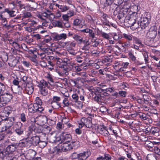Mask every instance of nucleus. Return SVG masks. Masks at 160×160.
Wrapping results in <instances>:
<instances>
[{"label":"nucleus","instance_id":"f257e3e1","mask_svg":"<svg viewBox=\"0 0 160 160\" xmlns=\"http://www.w3.org/2000/svg\"><path fill=\"white\" fill-rule=\"evenodd\" d=\"M90 155L91 152L89 151L84 152L80 153L73 152L71 154L70 157L72 159L78 158V160H85Z\"/></svg>","mask_w":160,"mask_h":160},{"label":"nucleus","instance_id":"f03ea898","mask_svg":"<svg viewBox=\"0 0 160 160\" xmlns=\"http://www.w3.org/2000/svg\"><path fill=\"white\" fill-rule=\"evenodd\" d=\"M151 18L150 13H148L143 18H141L140 25L142 29H145L148 26L151 20Z\"/></svg>","mask_w":160,"mask_h":160},{"label":"nucleus","instance_id":"7ed1b4c3","mask_svg":"<svg viewBox=\"0 0 160 160\" xmlns=\"http://www.w3.org/2000/svg\"><path fill=\"white\" fill-rule=\"evenodd\" d=\"M61 100V98L57 96H53L52 99L51 104L52 107L55 109L61 107L60 103L59 102Z\"/></svg>","mask_w":160,"mask_h":160},{"label":"nucleus","instance_id":"20e7f679","mask_svg":"<svg viewBox=\"0 0 160 160\" xmlns=\"http://www.w3.org/2000/svg\"><path fill=\"white\" fill-rule=\"evenodd\" d=\"M21 88L24 92L29 95L32 94L33 91V87L32 83L29 84L28 83L26 85L24 84Z\"/></svg>","mask_w":160,"mask_h":160},{"label":"nucleus","instance_id":"39448f33","mask_svg":"<svg viewBox=\"0 0 160 160\" xmlns=\"http://www.w3.org/2000/svg\"><path fill=\"white\" fill-rule=\"evenodd\" d=\"M52 37L54 41H58L60 40H65L67 38V35L65 33L58 34L57 33H55L53 34Z\"/></svg>","mask_w":160,"mask_h":160},{"label":"nucleus","instance_id":"423d86ee","mask_svg":"<svg viewBox=\"0 0 160 160\" xmlns=\"http://www.w3.org/2000/svg\"><path fill=\"white\" fill-rule=\"evenodd\" d=\"M72 138L70 134H67L63 132L60 136V139L62 143H69Z\"/></svg>","mask_w":160,"mask_h":160},{"label":"nucleus","instance_id":"0eeeda50","mask_svg":"<svg viewBox=\"0 0 160 160\" xmlns=\"http://www.w3.org/2000/svg\"><path fill=\"white\" fill-rule=\"evenodd\" d=\"M16 149V146L14 145H11L8 146L6 148L5 153L6 156L7 158L8 157H10L12 154L11 153L14 152Z\"/></svg>","mask_w":160,"mask_h":160},{"label":"nucleus","instance_id":"6e6552de","mask_svg":"<svg viewBox=\"0 0 160 160\" xmlns=\"http://www.w3.org/2000/svg\"><path fill=\"white\" fill-rule=\"evenodd\" d=\"M3 12H0V25L4 28H7L9 25H7V21L6 18L2 15Z\"/></svg>","mask_w":160,"mask_h":160},{"label":"nucleus","instance_id":"1a4fd4ad","mask_svg":"<svg viewBox=\"0 0 160 160\" xmlns=\"http://www.w3.org/2000/svg\"><path fill=\"white\" fill-rule=\"evenodd\" d=\"M22 124L19 122L15 125L13 128L15 132L18 135L22 134L23 132V130L21 128Z\"/></svg>","mask_w":160,"mask_h":160},{"label":"nucleus","instance_id":"9d476101","mask_svg":"<svg viewBox=\"0 0 160 160\" xmlns=\"http://www.w3.org/2000/svg\"><path fill=\"white\" fill-rule=\"evenodd\" d=\"M148 33V36L150 38H155L157 34V28L156 27H151Z\"/></svg>","mask_w":160,"mask_h":160},{"label":"nucleus","instance_id":"9b49d317","mask_svg":"<svg viewBox=\"0 0 160 160\" xmlns=\"http://www.w3.org/2000/svg\"><path fill=\"white\" fill-rule=\"evenodd\" d=\"M71 145L68 143H63L61 145V151L63 152H66L71 149Z\"/></svg>","mask_w":160,"mask_h":160},{"label":"nucleus","instance_id":"f8f14e48","mask_svg":"<svg viewBox=\"0 0 160 160\" xmlns=\"http://www.w3.org/2000/svg\"><path fill=\"white\" fill-rule=\"evenodd\" d=\"M80 32H85L89 33V37L92 38H95V34L93 31L88 28L81 30Z\"/></svg>","mask_w":160,"mask_h":160},{"label":"nucleus","instance_id":"ddd939ff","mask_svg":"<svg viewBox=\"0 0 160 160\" xmlns=\"http://www.w3.org/2000/svg\"><path fill=\"white\" fill-rule=\"evenodd\" d=\"M36 119L41 124H43L47 121V118L45 115L38 116L36 118Z\"/></svg>","mask_w":160,"mask_h":160},{"label":"nucleus","instance_id":"4468645a","mask_svg":"<svg viewBox=\"0 0 160 160\" xmlns=\"http://www.w3.org/2000/svg\"><path fill=\"white\" fill-rule=\"evenodd\" d=\"M55 6L58 7L62 12H65L68 10L70 8L66 5H59L58 4H55Z\"/></svg>","mask_w":160,"mask_h":160},{"label":"nucleus","instance_id":"2eb2a0df","mask_svg":"<svg viewBox=\"0 0 160 160\" xmlns=\"http://www.w3.org/2000/svg\"><path fill=\"white\" fill-rule=\"evenodd\" d=\"M2 93L0 92V108L5 106L9 100L4 96H2Z\"/></svg>","mask_w":160,"mask_h":160},{"label":"nucleus","instance_id":"dca6fc26","mask_svg":"<svg viewBox=\"0 0 160 160\" xmlns=\"http://www.w3.org/2000/svg\"><path fill=\"white\" fill-rule=\"evenodd\" d=\"M62 18L63 21H64L63 22V24L64 25V27L66 28L70 27V25L68 22L69 17L66 14L63 15H62Z\"/></svg>","mask_w":160,"mask_h":160},{"label":"nucleus","instance_id":"f3484780","mask_svg":"<svg viewBox=\"0 0 160 160\" xmlns=\"http://www.w3.org/2000/svg\"><path fill=\"white\" fill-rule=\"evenodd\" d=\"M52 25L55 27H57L61 28H65L63 23L62 21L59 20H56L52 23Z\"/></svg>","mask_w":160,"mask_h":160},{"label":"nucleus","instance_id":"a211bd4d","mask_svg":"<svg viewBox=\"0 0 160 160\" xmlns=\"http://www.w3.org/2000/svg\"><path fill=\"white\" fill-rule=\"evenodd\" d=\"M37 104H31L28 106V110L30 113L37 112Z\"/></svg>","mask_w":160,"mask_h":160},{"label":"nucleus","instance_id":"6ab92c4d","mask_svg":"<svg viewBox=\"0 0 160 160\" xmlns=\"http://www.w3.org/2000/svg\"><path fill=\"white\" fill-rule=\"evenodd\" d=\"M32 144L37 145L40 141L39 138L38 136H35L32 137L30 140Z\"/></svg>","mask_w":160,"mask_h":160},{"label":"nucleus","instance_id":"aec40b11","mask_svg":"<svg viewBox=\"0 0 160 160\" xmlns=\"http://www.w3.org/2000/svg\"><path fill=\"white\" fill-rule=\"evenodd\" d=\"M48 83L46 82L43 80L40 82L38 85L40 89H41L48 88Z\"/></svg>","mask_w":160,"mask_h":160},{"label":"nucleus","instance_id":"412c9836","mask_svg":"<svg viewBox=\"0 0 160 160\" xmlns=\"http://www.w3.org/2000/svg\"><path fill=\"white\" fill-rule=\"evenodd\" d=\"M76 43L74 42H67L63 43V45L66 46L67 49H72L73 47H75Z\"/></svg>","mask_w":160,"mask_h":160},{"label":"nucleus","instance_id":"4be33fe9","mask_svg":"<svg viewBox=\"0 0 160 160\" xmlns=\"http://www.w3.org/2000/svg\"><path fill=\"white\" fill-rule=\"evenodd\" d=\"M68 96L69 95H63V98H64V99L63 100L62 103L64 104V107H68L70 105V103L68 100Z\"/></svg>","mask_w":160,"mask_h":160},{"label":"nucleus","instance_id":"5701e85b","mask_svg":"<svg viewBox=\"0 0 160 160\" xmlns=\"http://www.w3.org/2000/svg\"><path fill=\"white\" fill-rule=\"evenodd\" d=\"M2 12H3V13L5 12H7L9 15V17H13L16 16L15 11L8 8L5 9V11H4Z\"/></svg>","mask_w":160,"mask_h":160},{"label":"nucleus","instance_id":"b1692460","mask_svg":"<svg viewBox=\"0 0 160 160\" xmlns=\"http://www.w3.org/2000/svg\"><path fill=\"white\" fill-rule=\"evenodd\" d=\"M50 149V152L54 154H58L61 151L60 148H59V146H58L55 147L52 149L51 148Z\"/></svg>","mask_w":160,"mask_h":160},{"label":"nucleus","instance_id":"393cba45","mask_svg":"<svg viewBox=\"0 0 160 160\" xmlns=\"http://www.w3.org/2000/svg\"><path fill=\"white\" fill-rule=\"evenodd\" d=\"M133 40L135 43L136 44H139L140 47H143L144 46L143 44L142 43V41L139 38L136 37L134 36L133 37Z\"/></svg>","mask_w":160,"mask_h":160},{"label":"nucleus","instance_id":"a878e982","mask_svg":"<svg viewBox=\"0 0 160 160\" xmlns=\"http://www.w3.org/2000/svg\"><path fill=\"white\" fill-rule=\"evenodd\" d=\"M36 154V152L33 150H28L27 156L30 157V159L33 158L35 155Z\"/></svg>","mask_w":160,"mask_h":160},{"label":"nucleus","instance_id":"bb28decb","mask_svg":"<svg viewBox=\"0 0 160 160\" xmlns=\"http://www.w3.org/2000/svg\"><path fill=\"white\" fill-rule=\"evenodd\" d=\"M28 22H24L23 24L25 25H26L28 24L30 26H35L37 24V22L34 20H32L30 19H28L27 20Z\"/></svg>","mask_w":160,"mask_h":160},{"label":"nucleus","instance_id":"cd10ccee","mask_svg":"<svg viewBox=\"0 0 160 160\" xmlns=\"http://www.w3.org/2000/svg\"><path fill=\"white\" fill-rule=\"evenodd\" d=\"M100 133L102 134L105 136H108L109 135V132L105 127H103L101 128Z\"/></svg>","mask_w":160,"mask_h":160},{"label":"nucleus","instance_id":"c85d7f7f","mask_svg":"<svg viewBox=\"0 0 160 160\" xmlns=\"http://www.w3.org/2000/svg\"><path fill=\"white\" fill-rule=\"evenodd\" d=\"M159 131V128L157 127H152L150 130V132L153 135H157Z\"/></svg>","mask_w":160,"mask_h":160},{"label":"nucleus","instance_id":"c756f323","mask_svg":"<svg viewBox=\"0 0 160 160\" xmlns=\"http://www.w3.org/2000/svg\"><path fill=\"white\" fill-rule=\"evenodd\" d=\"M58 67L62 69L63 73L65 74H67V73H68V72L69 70V69L68 68L67 65H61L59 66Z\"/></svg>","mask_w":160,"mask_h":160},{"label":"nucleus","instance_id":"7c9ffc66","mask_svg":"<svg viewBox=\"0 0 160 160\" xmlns=\"http://www.w3.org/2000/svg\"><path fill=\"white\" fill-rule=\"evenodd\" d=\"M123 37L126 39L129 40L131 41L133 39V37H134L132 35L130 34H127L126 33H123Z\"/></svg>","mask_w":160,"mask_h":160},{"label":"nucleus","instance_id":"2f4dec72","mask_svg":"<svg viewBox=\"0 0 160 160\" xmlns=\"http://www.w3.org/2000/svg\"><path fill=\"white\" fill-rule=\"evenodd\" d=\"M72 38L76 41H79L80 43H81L82 41V38L78 35H74L72 36Z\"/></svg>","mask_w":160,"mask_h":160},{"label":"nucleus","instance_id":"473e14b6","mask_svg":"<svg viewBox=\"0 0 160 160\" xmlns=\"http://www.w3.org/2000/svg\"><path fill=\"white\" fill-rule=\"evenodd\" d=\"M85 125L86 127L90 128L92 126V123L90 118L88 119L85 122V124H83V126Z\"/></svg>","mask_w":160,"mask_h":160},{"label":"nucleus","instance_id":"72a5a7b5","mask_svg":"<svg viewBox=\"0 0 160 160\" xmlns=\"http://www.w3.org/2000/svg\"><path fill=\"white\" fill-rule=\"evenodd\" d=\"M159 102L156 100L154 99L152 100L149 103V105L153 107H155L159 105Z\"/></svg>","mask_w":160,"mask_h":160},{"label":"nucleus","instance_id":"f704fd0d","mask_svg":"<svg viewBox=\"0 0 160 160\" xmlns=\"http://www.w3.org/2000/svg\"><path fill=\"white\" fill-rule=\"evenodd\" d=\"M87 118H82L81 120V123H79L78 127L79 128H82L83 126V124H85V122L86 121Z\"/></svg>","mask_w":160,"mask_h":160},{"label":"nucleus","instance_id":"c9c22d12","mask_svg":"<svg viewBox=\"0 0 160 160\" xmlns=\"http://www.w3.org/2000/svg\"><path fill=\"white\" fill-rule=\"evenodd\" d=\"M131 43L129 41H127L122 43V47L124 48H130L131 46Z\"/></svg>","mask_w":160,"mask_h":160},{"label":"nucleus","instance_id":"e433bc0d","mask_svg":"<svg viewBox=\"0 0 160 160\" xmlns=\"http://www.w3.org/2000/svg\"><path fill=\"white\" fill-rule=\"evenodd\" d=\"M41 93L43 96H45L48 94V90L47 88L41 89H40Z\"/></svg>","mask_w":160,"mask_h":160},{"label":"nucleus","instance_id":"4c0bfd02","mask_svg":"<svg viewBox=\"0 0 160 160\" xmlns=\"http://www.w3.org/2000/svg\"><path fill=\"white\" fill-rule=\"evenodd\" d=\"M46 144L47 143L46 142L40 140L38 145L41 148H43L46 145Z\"/></svg>","mask_w":160,"mask_h":160},{"label":"nucleus","instance_id":"58836bf2","mask_svg":"<svg viewBox=\"0 0 160 160\" xmlns=\"http://www.w3.org/2000/svg\"><path fill=\"white\" fill-rule=\"evenodd\" d=\"M34 104H37L38 105H41L42 104V101L39 97H37L36 98L35 103Z\"/></svg>","mask_w":160,"mask_h":160},{"label":"nucleus","instance_id":"ea45409f","mask_svg":"<svg viewBox=\"0 0 160 160\" xmlns=\"http://www.w3.org/2000/svg\"><path fill=\"white\" fill-rule=\"evenodd\" d=\"M128 55L130 59L132 61L134 62L136 60V58L132 52H129L128 53Z\"/></svg>","mask_w":160,"mask_h":160},{"label":"nucleus","instance_id":"a19ab883","mask_svg":"<svg viewBox=\"0 0 160 160\" xmlns=\"http://www.w3.org/2000/svg\"><path fill=\"white\" fill-rule=\"evenodd\" d=\"M31 16V14L30 12H26L25 13H24V15L22 17V20H24V19L27 18H28Z\"/></svg>","mask_w":160,"mask_h":160},{"label":"nucleus","instance_id":"79ce46f5","mask_svg":"<svg viewBox=\"0 0 160 160\" xmlns=\"http://www.w3.org/2000/svg\"><path fill=\"white\" fill-rule=\"evenodd\" d=\"M2 60L4 62H6L8 59V56L6 53L4 54L1 57Z\"/></svg>","mask_w":160,"mask_h":160},{"label":"nucleus","instance_id":"37998d69","mask_svg":"<svg viewBox=\"0 0 160 160\" xmlns=\"http://www.w3.org/2000/svg\"><path fill=\"white\" fill-rule=\"evenodd\" d=\"M120 86L121 89H125L126 88H128L129 85L126 82H123L121 84Z\"/></svg>","mask_w":160,"mask_h":160},{"label":"nucleus","instance_id":"c03bdc74","mask_svg":"<svg viewBox=\"0 0 160 160\" xmlns=\"http://www.w3.org/2000/svg\"><path fill=\"white\" fill-rule=\"evenodd\" d=\"M140 118L142 120H145L147 119V116L145 113H141L139 115Z\"/></svg>","mask_w":160,"mask_h":160},{"label":"nucleus","instance_id":"a18cd8bd","mask_svg":"<svg viewBox=\"0 0 160 160\" xmlns=\"http://www.w3.org/2000/svg\"><path fill=\"white\" fill-rule=\"evenodd\" d=\"M75 103V104L78 108H82V102L77 100V101L74 102Z\"/></svg>","mask_w":160,"mask_h":160},{"label":"nucleus","instance_id":"49530a36","mask_svg":"<svg viewBox=\"0 0 160 160\" xmlns=\"http://www.w3.org/2000/svg\"><path fill=\"white\" fill-rule=\"evenodd\" d=\"M81 22L80 20L77 19L74 20L73 24L74 26H78L81 23Z\"/></svg>","mask_w":160,"mask_h":160},{"label":"nucleus","instance_id":"de8ad7c7","mask_svg":"<svg viewBox=\"0 0 160 160\" xmlns=\"http://www.w3.org/2000/svg\"><path fill=\"white\" fill-rule=\"evenodd\" d=\"M20 118L22 121L24 122L26 121V116L24 113H22L20 115Z\"/></svg>","mask_w":160,"mask_h":160},{"label":"nucleus","instance_id":"09e8293b","mask_svg":"<svg viewBox=\"0 0 160 160\" xmlns=\"http://www.w3.org/2000/svg\"><path fill=\"white\" fill-rule=\"evenodd\" d=\"M94 100L98 103H100L101 102V98L99 95L95 96L94 97Z\"/></svg>","mask_w":160,"mask_h":160},{"label":"nucleus","instance_id":"8fccbe9b","mask_svg":"<svg viewBox=\"0 0 160 160\" xmlns=\"http://www.w3.org/2000/svg\"><path fill=\"white\" fill-rule=\"evenodd\" d=\"M154 151L155 153L160 156V149L158 147H155L154 149Z\"/></svg>","mask_w":160,"mask_h":160},{"label":"nucleus","instance_id":"3c124183","mask_svg":"<svg viewBox=\"0 0 160 160\" xmlns=\"http://www.w3.org/2000/svg\"><path fill=\"white\" fill-rule=\"evenodd\" d=\"M68 51L69 52V53L72 55H75L76 54V53L75 52L73 48L72 49H67Z\"/></svg>","mask_w":160,"mask_h":160},{"label":"nucleus","instance_id":"603ef678","mask_svg":"<svg viewBox=\"0 0 160 160\" xmlns=\"http://www.w3.org/2000/svg\"><path fill=\"white\" fill-rule=\"evenodd\" d=\"M46 77L48 78V81L49 82V83L50 84H51V83H53V79L50 74H48Z\"/></svg>","mask_w":160,"mask_h":160},{"label":"nucleus","instance_id":"864d4df0","mask_svg":"<svg viewBox=\"0 0 160 160\" xmlns=\"http://www.w3.org/2000/svg\"><path fill=\"white\" fill-rule=\"evenodd\" d=\"M37 105V112H39L40 113H42V111H43L44 110V108L41 106V105Z\"/></svg>","mask_w":160,"mask_h":160},{"label":"nucleus","instance_id":"5fc2aeb1","mask_svg":"<svg viewBox=\"0 0 160 160\" xmlns=\"http://www.w3.org/2000/svg\"><path fill=\"white\" fill-rule=\"evenodd\" d=\"M64 125L61 122H58L57 124V128L58 129H62L63 128Z\"/></svg>","mask_w":160,"mask_h":160},{"label":"nucleus","instance_id":"6e6d98bb","mask_svg":"<svg viewBox=\"0 0 160 160\" xmlns=\"http://www.w3.org/2000/svg\"><path fill=\"white\" fill-rule=\"evenodd\" d=\"M72 98L74 102L77 101L78 99V96L76 93L73 94L72 95Z\"/></svg>","mask_w":160,"mask_h":160},{"label":"nucleus","instance_id":"4d7b16f0","mask_svg":"<svg viewBox=\"0 0 160 160\" xmlns=\"http://www.w3.org/2000/svg\"><path fill=\"white\" fill-rule=\"evenodd\" d=\"M107 110L108 109L106 107L102 106L100 108L99 111L102 112L104 113L106 112L107 111Z\"/></svg>","mask_w":160,"mask_h":160},{"label":"nucleus","instance_id":"13d9d810","mask_svg":"<svg viewBox=\"0 0 160 160\" xmlns=\"http://www.w3.org/2000/svg\"><path fill=\"white\" fill-rule=\"evenodd\" d=\"M5 133H6L7 134H12V131L11 130V127H7V128L6 130L5 131Z\"/></svg>","mask_w":160,"mask_h":160},{"label":"nucleus","instance_id":"bf43d9fd","mask_svg":"<svg viewBox=\"0 0 160 160\" xmlns=\"http://www.w3.org/2000/svg\"><path fill=\"white\" fill-rule=\"evenodd\" d=\"M129 22L132 26L134 25V24L136 23V22L137 21L135 19H133L132 18H130L129 20Z\"/></svg>","mask_w":160,"mask_h":160},{"label":"nucleus","instance_id":"052dcab7","mask_svg":"<svg viewBox=\"0 0 160 160\" xmlns=\"http://www.w3.org/2000/svg\"><path fill=\"white\" fill-rule=\"evenodd\" d=\"M40 64L41 67H45L47 65V63L44 60L40 61Z\"/></svg>","mask_w":160,"mask_h":160},{"label":"nucleus","instance_id":"680f3d73","mask_svg":"<svg viewBox=\"0 0 160 160\" xmlns=\"http://www.w3.org/2000/svg\"><path fill=\"white\" fill-rule=\"evenodd\" d=\"M22 63L23 65L27 67H29L30 66V63L26 61H23L22 62Z\"/></svg>","mask_w":160,"mask_h":160},{"label":"nucleus","instance_id":"e2e57ef3","mask_svg":"<svg viewBox=\"0 0 160 160\" xmlns=\"http://www.w3.org/2000/svg\"><path fill=\"white\" fill-rule=\"evenodd\" d=\"M101 34L102 37L106 39H108L109 38V35L106 33L103 32Z\"/></svg>","mask_w":160,"mask_h":160},{"label":"nucleus","instance_id":"0e129e2a","mask_svg":"<svg viewBox=\"0 0 160 160\" xmlns=\"http://www.w3.org/2000/svg\"><path fill=\"white\" fill-rule=\"evenodd\" d=\"M104 158L105 160H111L112 158L111 156L108 154H105L104 155Z\"/></svg>","mask_w":160,"mask_h":160},{"label":"nucleus","instance_id":"69168bd1","mask_svg":"<svg viewBox=\"0 0 160 160\" xmlns=\"http://www.w3.org/2000/svg\"><path fill=\"white\" fill-rule=\"evenodd\" d=\"M129 64V62H123L122 63L121 66L123 68H128V66Z\"/></svg>","mask_w":160,"mask_h":160},{"label":"nucleus","instance_id":"338daca9","mask_svg":"<svg viewBox=\"0 0 160 160\" xmlns=\"http://www.w3.org/2000/svg\"><path fill=\"white\" fill-rule=\"evenodd\" d=\"M69 17L73 16L74 15V12L70 10H69L66 14Z\"/></svg>","mask_w":160,"mask_h":160},{"label":"nucleus","instance_id":"774afa93","mask_svg":"<svg viewBox=\"0 0 160 160\" xmlns=\"http://www.w3.org/2000/svg\"><path fill=\"white\" fill-rule=\"evenodd\" d=\"M119 94L120 96L125 97L126 96V92L125 91H119Z\"/></svg>","mask_w":160,"mask_h":160}]
</instances>
